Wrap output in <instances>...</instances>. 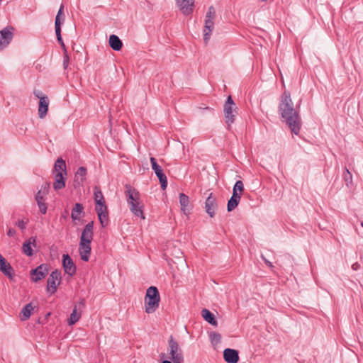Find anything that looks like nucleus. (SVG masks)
Listing matches in <instances>:
<instances>
[{
	"mask_svg": "<svg viewBox=\"0 0 363 363\" xmlns=\"http://www.w3.org/2000/svg\"><path fill=\"white\" fill-rule=\"evenodd\" d=\"M129 208L130 211L133 213L135 216L139 217L143 220L145 219L144 214V204L142 201L130 205Z\"/></svg>",
	"mask_w": 363,
	"mask_h": 363,
	"instance_id": "f3484780",
	"label": "nucleus"
},
{
	"mask_svg": "<svg viewBox=\"0 0 363 363\" xmlns=\"http://www.w3.org/2000/svg\"><path fill=\"white\" fill-rule=\"evenodd\" d=\"M57 39L58 42L60 43L61 47L63 48L64 51L65 52V50H67V49H66L65 45L62 40V36L60 35V39H59L58 37H57Z\"/></svg>",
	"mask_w": 363,
	"mask_h": 363,
	"instance_id": "79ce46f5",
	"label": "nucleus"
},
{
	"mask_svg": "<svg viewBox=\"0 0 363 363\" xmlns=\"http://www.w3.org/2000/svg\"><path fill=\"white\" fill-rule=\"evenodd\" d=\"M361 225L363 227V221L361 223Z\"/></svg>",
	"mask_w": 363,
	"mask_h": 363,
	"instance_id": "09e8293b",
	"label": "nucleus"
},
{
	"mask_svg": "<svg viewBox=\"0 0 363 363\" xmlns=\"http://www.w3.org/2000/svg\"><path fill=\"white\" fill-rule=\"evenodd\" d=\"M241 199V194L235 193V191H233V196L228 202V211H232L234 210L240 203Z\"/></svg>",
	"mask_w": 363,
	"mask_h": 363,
	"instance_id": "393cba45",
	"label": "nucleus"
},
{
	"mask_svg": "<svg viewBox=\"0 0 363 363\" xmlns=\"http://www.w3.org/2000/svg\"><path fill=\"white\" fill-rule=\"evenodd\" d=\"M99 220L102 227H106L108 223V213L106 206L95 207Z\"/></svg>",
	"mask_w": 363,
	"mask_h": 363,
	"instance_id": "2eb2a0df",
	"label": "nucleus"
},
{
	"mask_svg": "<svg viewBox=\"0 0 363 363\" xmlns=\"http://www.w3.org/2000/svg\"><path fill=\"white\" fill-rule=\"evenodd\" d=\"M160 296L156 286H150L147 289L145 297V308L147 313H154L159 307Z\"/></svg>",
	"mask_w": 363,
	"mask_h": 363,
	"instance_id": "f03ea898",
	"label": "nucleus"
},
{
	"mask_svg": "<svg viewBox=\"0 0 363 363\" xmlns=\"http://www.w3.org/2000/svg\"><path fill=\"white\" fill-rule=\"evenodd\" d=\"M35 242L36 238L34 237H31L28 240H26L22 246L23 252L27 256H32L33 255L32 245L35 247Z\"/></svg>",
	"mask_w": 363,
	"mask_h": 363,
	"instance_id": "b1692460",
	"label": "nucleus"
},
{
	"mask_svg": "<svg viewBox=\"0 0 363 363\" xmlns=\"http://www.w3.org/2000/svg\"><path fill=\"white\" fill-rule=\"evenodd\" d=\"M16 233V231L14 229H12V228H10L8 232H7V235L10 237H12L14 235V234Z\"/></svg>",
	"mask_w": 363,
	"mask_h": 363,
	"instance_id": "37998d69",
	"label": "nucleus"
},
{
	"mask_svg": "<svg viewBox=\"0 0 363 363\" xmlns=\"http://www.w3.org/2000/svg\"><path fill=\"white\" fill-rule=\"evenodd\" d=\"M279 111L281 116L285 118L291 132L298 135L300 130V119L298 114L294 108L290 94L284 91L281 96L279 104Z\"/></svg>",
	"mask_w": 363,
	"mask_h": 363,
	"instance_id": "f257e3e1",
	"label": "nucleus"
},
{
	"mask_svg": "<svg viewBox=\"0 0 363 363\" xmlns=\"http://www.w3.org/2000/svg\"><path fill=\"white\" fill-rule=\"evenodd\" d=\"M223 357L228 363H237L239 361L238 352L233 349H225L223 352Z\"/></svg>",
	"mask_w": 363,
	"mask_h": 363,
	"instance_id": "aec40b11",
	"label": "nucleus"
},
{
	"mask_svg": "<svg viewBox=\"0 0 363 363\" xmlns=\"http://www.w3.org/2000/svg\"><path fill=\"white\" fill-rule=\"evenodd\" d=\"M33 94L38 98L39 99V100L40 101V98L42 97H47L46 96H44L43 95L42 92L39 90H35L33 91Z\"/></svg>",
	"mask_w": 363,
	"mask_h": 363,
	"instance_id": "a19ab883",
	"label": "nucleus"
},
{
	"mask_svg": "<svg viewBox=\"0 0 363 363\" xmlns=\"http://www.w3.org/2000/svg\"><path fill=\"white\" fill-rule=\"evenodd\" d=\"M49 268L45 264H43L30 271V279L33 282H38L44 279L48 274Z\"/></svg>",
	"mask_w": 363,
	"mask_h": 363,
	"instance_id": "1a4fd4ad",
	"label": "nucleus"
},
{
	"mask_svg": "<svg viewBox=\"0 0 363 363\" xmlns=\"http://www.w3.org/2000/svg\"><path fill=\"white\" fill-rule=\"evenodd\" d=\"M85 306V300L82 299L78 305H75L72 313L70 314V317L68 320V324L69 325L75 324L82 316V308Z\"/></svg>",
	"mask_w": 363,
	"mask_h": 363,
	"instance_id": "9d476101",
	"label": "nucleus"
},
{
	"mask_svg": "<svg viewBox=\"0 0 363 363\" xmlns=\"http://www.w3.org/2000/svg\"><path fill=\"white\" fill-rule=\"evenodd\" d=\"M49 106V99L48 97L40 98L38 106V116L40 118H44L47 115Z\"/></svg>",
	"mask_w": 363,
	"mask_h": 363,
	"instance_id": "5701e85b",
	"label": "nucleus"
},
{
	"mask_svg": "<svg viewBox=\"0 0 363 363\" xmlns=\"http://www.w3.org/2000/svg\"><path fill=\"white\" fill-rule=\"evenodd\" d=\"M344 177L347 185L349 184V183L352 182V174L348 169H346L345 172H344Z\"/></svg>",
	"mask_w": 363,
	"mask_h": 363,
	"instance_id": "58836bf2",
	"label": "nucleus"
},
{
	"mask_svg": "<svg viewBox=\"0 0 363 363\" xmlns=\"http://www.w3.org/2000/svg\"><path fill=\"white\" fill-rule=\"evenodd\" d=\"M210 337H211V342L215 344L220 342V341L221 340L220 335L218 333H211Z\"/></svg>",
	"mask_w": 363,
	"mask_h": 363,
	"instance_id": "c9c22d12",
	"label": "nucleus"
},
{
	"mask_svg": "<svg viewBox=\"0 0 363 363\" xmlns=\"http://www.w3.org/2000/svg\"><path fill=\"white\" fill-rule=\"evenodd\" d=\"M125 195L126 197L127 203L128 206L141 201L140 194L133 186L126 184L125 186Z\"/></svg>",
	"mask_w": 363,
	"mask_h": 363,
	"instance_id": "6e6552de",
	"label": "nucleus"
},
{
	"mask_svg": "<svg viewBox=\"0 0 363 363\" xmlns=\"http://www.w3.org/2000/svg\"><path fill=\"white\" fill-rule=\"evenodd\" d=\"M94 236V222L91 221L87 223L84 230H82L80 242H86L91 243Z\"/></svg>",
	"mask_w": 363,
	"mask_h": 363,
	"instance_id": "f8f14e48",
	"label": "nucleus"
},
{
	"mask_svg": "<svg viewBox=\"0 0 363 363\" xmlns=\"http://www.w3.org/2000/svg\"><path fill=\"white\" fill-rule=\"evenodd\" d=\"M179 203L181 205V210L185 215H188L189 213V211L186 208V207L189 204V198L184 193L179 194Z\"/></svg>",
	"mask_w": 363,
	"mask_h": 363,
	"instance_id": "7c9ffc66",
	"label": "nucleus"
},
{
	"mask_svg": "<svg viewBox=\"0 0 363 363\" xmlns=\"http://www.w3.org/2000/svg\"><path fill=\"white\" fill-rule=\"evenodd\" d=\"M264 261H265V263H266L267 265H269V267H272V263H271L270 262H269V261H267V260H266V259H264Z\"/></svg>",
	"mask_w": 363,
	"mask_h": 363,
	"instance_id": "49530a36",
	"label": "nucleus"
},
{
	"mask_svg": "<svg viewBox=\"0 0 363 363\" xmlns=\"http://www.w3.org/2000/svg\"><path fill=\"white\" fill-rule=\"evenodd\" d=\"M69 58L67 52V50H65V52H64V58H63V67L65 69H67L69 65Z\"/></svg>",
	"mask_w": 363,
	"mask_h": 363,
	"instance_id": "4c0bfd02",
	"label": "nucleus"
},
{
	"mask_svg": "<svg viewBox=\"0 0 363 363\" xmlns=\"http://www.w3.org/2000/svg\"><path fill=\"white\" fill-rule=\"evenodd\" d=\"M206 17L215 18H216V11L213 6H211L208 8V11L206 13Z\"/></svg>",
	"mask_w": 363,
	"mask_h": 363,
	"instance_id": "e433bc0d",
	"label": "nucleus"
},
{
	"mask_svg": "<svg viewBox=\"0 0 363 363\" xmlns=\"http://www.w3.org/2000/svg\"><path fill=\"white\" fill-rule=\"evenodd\" d=\"M61 281V273L58 270L52 272L47 281V290L54 294Z\"/></svg>",
	"mask_w": 363,
	"mask_h": 363,
	"instance_id": "423d86ee",
	"label": "nucleus"
},
{
	"mask_svg": "<svg viewBox=\"0 0 363 363\" xmlns=\"http://www.w3.org/2000/svg\"><path fill=\"white\" fill-rule=\"evenodd\" d=\"M35 307V306L33 305V303L26 304L20 313V319L23 321L28 320L30 317L31 312Z\"/></svg>",
	"mask_w": 363,
	"mask_h": 363,
	"instance_id": "bb28decb",
	"label": "nucleus"
},
{
	"mask_svg": "<svg viewBox=\"0 0 363 363\" xmlns=\"http://www.w3.org/2000/svg\"><path fill=\"white\" fill-rule=\"evenodd\" d=\"M233 191H235V193L242 194V191H244V186L242 181L238 180L236 182L233 187Z\"/></svg>",
	"mask_w": 363,
	"mask_h": 363,
	"instance_id": "f704fd0d",
	"label": "nucleus"
},
{
	"mask_svg": "<svg viewBox=\"0 0 363 363\" xmlns=\"http://www.w3.org/2000/svg\"><path fill=\"white\" fill-rule=\"evenodd\" d=\"M236 109L237 106L233 101L231 96H228L223 108L225 123L228 124V127L235 121V115L234 113L236 112Z\"/></svg>",
	"mask_w": 363,
	"mask_h": 363,
	"instance_id": "20e7f679",
	"label": "nucleus"
},
{
	"mask_svg": "<svg viewBox=\"0 0 363 363\" xmlns=\"http://www.w3.org/2000/svg\"><path fill=\"white\" fill-rule=\"evenodd\" d=\"M62 257V266L65 272L69 276H73L76 273V266L73 260L67 254L63 255Z\"/></svg>",
	"mask_w": 363,
	"mask_h": 363,
	"instance_id": "4468645a",
	"label": "nucleus"
},
{
	"mask_svg": "<svg viewBox=\"0 0 363 363\" xmlns=\"http://www.w3.org/2000/svg\"><path fill=\"white\" fill-rule=\"evenodd\" d=\"M217 206L216 199L213 196V194L211 193L205 202L206 212L210 217L213 218L215 216Z\"/></svg>",
	"mask_w": 363,
	"mask_h": 363,
	"instance_id": "ddd939ff",
	"label": "nucleus"
},
{
	"mask_svg": "<svg viewBox=\"0 0 363 363\" xmlns=\"http://www.w3.org/2000/svg\"><path fill=\"white\" fill-rule=\"evenodd\" d=\"M63 10H64V6L61 5L57 14L55 18V33L56 37H58L59 39H60V31H61V21H60V17L62 15H63Z\"/></svg>",
	"mask_w": 363,
	"mask_h": 363,
	"instance_id": "72a5a7b5",
	"label": "nucleus"
},
{
	"mask_svg": "<svg viewBox=\"0 0 363 363\" xmlns=\"http://www.w3.org/2000/svg\"><path fill=\"white\" fill-rule=\"evenodd\" d=\"M26 224L27 222H25L23 220H20L16 223V225L21 230H24L26 228Z\"/></svg>",
	"mask_w": 363,
	"mask_h": 363,
	"instance_id": "ea45409f",
	"label": "nucleus"
},
{
	"mask_svg": "<svg viewBox=\"0 0 363 363\" xmlns=\"http://www.w3.org/2000/svg\"><path fill=\"white\" fill-rule=\"evenodd\" d=\"M91 243L79 242V255L83 261L87 262L91 254Z\"/></svg>",
	"mask_w": 363,
	"mask_h": 363,
	"instance_id": "412c9836",
	"label": "nucleus"
},
{
	"mask_svg": "<svg viewBox=\"0 0 363 363\" xmlns=\"http://www.w3.org/2000/svg\"><path fill=\"white\" fill-rule=\"evenodd\" d=\"M5 48H6L5 44L4 43H2L1 40H0V50H3Z\"/></svg>",
	"mask_w": 363,
	"mask_h": 363,
	"instance_id": "c03bdc74",
	"label": "nucleus"
},
{
	"mask_svg": "<svg viewBox=\"0 0 363 363\" xmlns=\"http://www.w3.org/2000/svg\"><path fill=\"white\" fill-rule=\"evenodd\" d=\"M86 169L84 167H80L74 175V183L78 185L82 184L86 179Z\"/></svg>",
	"mask_w": 363,
	"mask_h": 363,
	"instance_id": "c85d7f7f",
	"label": "nucleus"
},
{
	"mask_svg": "<svg viewBox=\"0 0 363 363\" xmlns=\"http://www.w3.org/2000/svg\"><path fill=\"white\" fill-rule=\"evenodd\" d=\"M214 19L215 18L206 17L203 29V40L206 43L210 39L211 32L214 27Z\"/></svg>",
	"mask_w": 363,
	"mask_h": 363,
	"instance_id": "a211bd4d",
	"label": "nucleus"
},
{
	"mask_svg": "<svg viewBox=\"0 0 363 363\" xmlns=\"http://www.w3.org/2000/svg\"><path fill=\"white\" fill-rule=\"evenodd\" d=\"M109 45L110 47L116 50V51H118V50H121L122 47H123V43L122 41L120 40V38L116 35H111L110 37H109Z\"/></svg>",
	"mask_w": 363,
	"mask_h": 363,
	"instance_id": "cd10ccee",
	"label": "nucleus"
},
{
	"mask_svg": "<svg viewBox=\"0 0 363 363\" xmlns=\"http://www.w3.org/2000/svg\"><path fill=\"white\" fill-rule=\"evenodd\" d=\"M162 363H172V362L170 361H169V360H164L162 362Z\"/></svg>",
	"mask_w": 363,
	"mask_h": 363,
	"instance_id": "de8ad7c7",
	"label": "nucleus"
},
{
	"mask_svg": "<svg viewBox=\"0 0 363 363\" xmlns=\"http://www.w3.org/2000/svg\"><path fill=\"white\" fill-rule=\"evenodd\" d=\"M53 175L62 174L66 176L67 174V166L65 161L62 158H58L54 164V167L52 169Z\"/></svg>",
	"mask_w": 363,
	"mask_h": 363,
	"instance_id": "dca6fc26",
	"label": "nucleus"
},
{
	"mask_svg": "<svg viewBox=\"0 0 363 363\" xmlns=\"http://www.w3.org/2000/svg\"><path fill=\"white\" fill-rule=\"evenodd\" d=\"M50 188V184L49 182H45L42 186L41 189L38 191L35 196V200L38 205L40 211L43 214H45L47 212V206L44 202V196L47 195L49 192V189Z\"/></svg>",
	"mask_w": 363,
	"mask_h": 363,
	"instance_id": "39448f33",
	"label": "nucleus"
},
{
	"mask_svg": "<svg viewBox=\"0 0 363 363\" xmlns=\"http://www.w3.org/2000/svg\"><path fill=\"white\" fill-rule=\"evenodd\" d=\"M13 30L14 29L12 26H7L0 31V35H1V38L2 43H4L5 44L6 47L10 43V42L13 39Z\"/></svg>",
	"mask_w": 363,
	"mask_h": 363,
	"instance_id": "6ab92c4d",
	"label": "nucleus"
},
{
	"mask_svg": "<svg viewBox=\"0 0 363 363\" xmlns=\"http://www.w3.org/2000/svg\"><path fill=\"white\" fill-rule=\"evenodd\" d=\"M201 315L203 319L211 324L212 325L217 326L218 322L215 318V315L208 309L204 308L201 311Z\"/></svg>",
	"mask_w": 363,
	"mask_h": 363,
	"instance_id": "473e14b6",
	"label": "nucleus"
},
{
	"mask_svg": "<svg viewBox=\"0 0 363 363\" xmlns=\"http://www.w3.org/2000/svg\"><path fill=\"white\" fill-rule=\"evenodd\" d=\"M177 6L185 16L192 13L194 7V0H176Z\"/></svg>",
	"mask_w": 363,
	"mask_h": 363,
	"instance_id": "9b49d317",
	"label": "nucleus"
},
{
	"mask_svg": "<svg viewBox=\"0 0 363 363\" xmlns=\"http://www.w3.org/2000/svg\"><path fill=\"white\" fill-rule=\"evenodd\" d=\"M168 350L169 351V358L174 363L184 362L182 350L172 335L169 337L168 340Z\"/></svg>",
	"mask_w": 363,
	"mask_h": 363,
	"instance_id": "7ed1b4c3",
	"label": "nucleus"
},
{
	"mask_svg": "<svg viewBox=\"0 0 363 363\" xmlns=\"http://www.w3.org/2000/svg\"><path fill=\"white\" fill-rule=\"evenodd\" d=\"M94 201L96 203L95 207H99L101 206H106L102 191L99 186H94Z\"/></svg>",
	"mask_w": 363,
	"mask_h": 363,
	"instance_id": "a878e982",
	"label": "nucleus"
},
{
	"mask_svg": "<svg viewBox=\"0 0 363 363\" xmlns=\"http://www.w3.org/2000/svg\"><path fill=\"white\" fill-rule=\"evenodd\" d=\"M55 182L53 183V188L55 191H59L65 187V176L62 174L54 175Z\"/></svg>",
	"mask_w": 363,
	"mask_h": 363,
	"instance_id": "c756f323",
	"label": "nucleus"
},
{
	"mask_svg": "<svg viewBox=\"0 0 363 363\" xmlns=\"http://www.w3.org/2000/svg\"><path fill=\"white\" fill-rule=\"evenodd\" d=\"M84 207L81 203H77L74 204L71 213L72 219L75 220H79L81 217V214L83 213Z\"/></svg>",
	"mask_w": 363,
	"mask_h": 363,
	"instance_id": "2f4dec72",
	"label": "nucleus"
},
{
	"mask_svg": "<svg viewBox=\"0 0 363 363\" xmlns=\"http://www.w3.org/2000/svg\"><path fill=\"white\" fill-rule=\"evenodd\" d=\"M358 267H359V264H357V263H356V264H354L352 265V268H353V269H354V270H357V269H358Z\"/></svg>",
	"mask_w": 363,
	"mask_h": 363,
	"instance_id": "a18cd8bd",
	"label": "nucleus"
},
{
	"mask_svg": "<svg viewBox=\"0 0 363 363\" xmlns=\"http://www.w3.org/2000/svg\"><path fill=\"white\" fill-rule=\"evenodd\" d=\"M0 270L6 276L12 277L13 275V269L11 264L7 262L6 259L0 254Z\"/></svg>",
	"mask_w": 363,
	"mask_h": 363,
	"instance_id": "4be33fe9",
	"label": "nucleus"
},
{
	"mask_svg": "<svg viewBox=\"0 0 363 363\" xmlns=\"http://www.w3.org/2000/svg\"><path fill=\"white\" fill-rule=\"evenodd\" d=\"M150 162L152 169L159 179L162 189L164 190L167 186V179L166 175L164 174L161 167L157 163L155 157H150Z\"/></svg>",
	"mask_w": 363,
	"mask_h": 363,
	"instance_id": "0eeeda50",
	"label": "nucleus"
}]
</instances>
